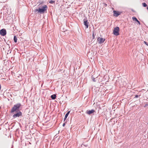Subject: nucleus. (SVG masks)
I'll use <instances>...</instances> for the list:
<instances>
[{
	"label": "nucleus",
	"instance_id": "nucleus-1",
	"mask_svg": "<svg viewBox=\"0 0 148 148\" xmlns=\"http://www.w3.org/2000/svg\"><path fill=\"white\" fill-rule=\"evenodd\" d=\"M21 106V104L20 103L14 105L11 110V113L14 114L16 111H20L22 109Z\"/></svg>",
	"mask_w": 148,
	"mask_h": 148
},
{
	"label": "nucleus",
	"instance_id": "nucleus-2",
	"mask_svg": "<svg viewBox=\"0 0 148 148\" xmlns=\"http://www.w3.org/2000/svg\"><path fill=\"white\" fill-rule=\"evenodd\" d=\"M47 8L48 7L47 5H41V6L39 7L38 9H35L34 11V12L36 13L38 12V13H40L41 14L45 12H47Z\"/></svg>",
	"mask_w": 148,
	"mask_h": 148
},
{
	"label": "nucleus",
	"instance_id": "nucleus-3",
	"mask_svg": "<svg viewBox=\"0 0 148 148\" xmlns=\"http://www.w3.org/2000/svg\"><path fill=\"white\" fill-rule=\"evenodd\" d=\"M14 114L13 115V118L14 119L17 117H19L22 116V112L20 111H16L14 113Z\"/></svg>",
	"mask_w": 148,
	"mask_h": 148
},
{
	"label": "nucleus",
	"instance_id": "nucleus-4",
	"mask_svg": "<svg viewBox=\"0 0 148 148\" xmlns=\"http://www.w3.org/2000/svg\"><path fill=\"white\" fill-rule=\"evenodd\" d=\"M119 28L118 27H114L113 30V34L116 36H117L119 35Z\"/></svg>",
	"mask_w": 148,
	"mask_h": 148
},
{
	"label": "nucleus",
	"instance_id": "nucleus-5",
	"mask_svg": "<svg viewBox=\"0 0 148 148\" xmlns=\"http://www.w3.org/2000/svg\"><path fill=\"white\" fill-rule=\"evenodd\" d=\"M105 40V39L99 37L97 39V41L98 43L99 44H101L104 42Z\"/></svg>",
	"mask_w": 148,
	"mask_h": 148
},
{
	"label": "nucleus",
	"instance_id": "nucleus-6",
	"mask_svg": "<svg viewBox=\"0 0 148 148\" xmlns=\"http://www.w3.org/2000/svg\"><path fill=\"white\" fill-rule=\"evenodd\" d=\"M6 34V31L5 29H2L0 30V34L3 36H4Z\"/></svg>",
	"mask_w": 148,
	"mask_h": 148
},
{
	"label": "nucleus",
	"instance_id": "nucleus-7",
	"mask_svg": "<svg viewBox=\"0 0 148 148\" xmlns=\"http://www.w3.org/2000/svg\"><path fill=\"white\" fill-rule=\"evenodd\" d=\"M84 24L86 28H88V27L89 22L88 21V20L86 18H84Z\"/></svg>",
	"mask_w": 148,
	"mask_h": 148
},
{
	"label": "nucleus",
	"instance_id": "nucleus-8",
	"mask_svg": "<svg viewBox=\"0 0 148 148\" xmlns=\"http://www.w3.org/2000/svg\"><path fill=\"white\" fill-rule=\"evenodd\" d=\"M95 111L94 110L92 109L91 110H87L86 111V113L88 114H90L93 113Z\"/></svg>",
	"mask_w": 148,
	"mask_h": 148
},
{
	"label": "nucleus",
	"instance_id": "nucleus-9",
	"mask_svg": "<svg viewBox=\"0 0 148 148\" xmlns=\"http://www.w3.org/2000/svg\"><path fill=\"white\" fill-rule=\"evenodd\" d=\"M113 13L114 15L116 17L118 16L121 14V13L115 10L113 11Z\"/></svg>",
	"mask_w": 148,
	"mask_h": 148
},
{
	"label": "nucleus",
	"instance_id": "nucleus-10",
	"mask_svg": "<svg viewBox=\"0 0 148 148\" xmlns=\"http://www.w3.org/2000/svg\"><path fill=\"white\" fill-rule=\"evenodd\" d=\"M56 97V94H53V95H52L51 96V97L52 99H55Z\"/></svg>",
	"mask_w": 148,
	"mask_h": 148
},
{
	"label": "nucleus",
	"instance_id": "nucleus-11",
	"mask_svg": "<svg viewBox=\"0 0 148 148\" xmlns=\"http://www.w3.org/2000/svg\"><path fill=\"white\" fill-rule=\"evenodd\" d=\"M14 40L15 42H17V37L16 36H14Z\"/></svg>",
	"mask_w": 148,
	"mask_h": 148
},
{
	"label": "nucleus",
	"instance_id": "nucleus-12",
	"mask_svg": "<svg viewBox=\"0 0 148 148\" xmlns=\"http://www.w3.org/2000/svg\"><path fill=\"white\" fill-rule=\"evenodd\" d=\"M132 19L134 21H138V20L135 17H132Z\"/></svg>",
	"mask_w": 148,
	"mask_h": 148
},
{
	"label": "nucleus",
	"instance_id": "nucleus-13",
	"mask_svg": "<svg viewBox=\"0 0 148 148\" xmlns=\"http://www.w3.org/2000/svg\"><path fill=\"white\" fill-rule=\"evenodd\" d=\"M91 78L92 79V80L93 82H95L96 81L95 80V78L94 77V75H92Z\"/></svg>",
	"mask_w": 148,
	"mask_h": 148
},
{
	"label": "nucleus",
	"instance_id": "nucleus-14",
	"mask_svg": "<svg viewBox=\"0 0 148 148\" xmlns=\"http://www.w3.org/2000/svg\"><path fill=\"white\" fill-rule=\"evenodd\" d=\"M80 148H89V147H88V148H86L85 147V146L84 145V144H82L81 145V147Z\"/></svg>",
	"mask_w": 148,
	"mask_h": 148
},
{
	"label": "nucleus",
	"instance_id": "nucleus-15",
	"mask_svg": "<svg viewBox=\"0 0 148 148\" xmlns=\"http://www.w3.org/2000/svg\"><path fill=\"white\" fill-rule=\"evenodd\" d=\"M70 113V111H68L67 112V113H66V114L65 116L66 117H67V116H68V115Z\"/></svg>",
	"mask_w": 148,
	"mask_h": 148
},
{
	"label": "nucleus",
	"instance_id": "nucleus-16",
	"mask_svg": "<svg viewBox=\"0 0 148 148\" xmlns=\"http://www.w3.org/2000/svg\"><path fill=\"white\" fill-rule=\"evenodd\" d=\"M55 2V1H53V0H51V1H50L49 2V3H51V4H53Z\"/></svg>",
	"mask_w": 148,
	"mask_h": 148
},
{
	"label": "nucleus",
	"instance_id": "nucleus-17",
	"mask_svg": "<svg viewBox=\"0 0 148 148\" xmlns=\"http://www.w3.org/2000/svg\"><path fill=\"white\" fill-rule=\"evenodd\" d=\"M95 34L93 31L92 34V38L93 39H94L95 37Z\"/></svg>",
	"mask_w": 148,
	"mask_h": 148
},
{
	"label": "nucleus",
	"instance_id": "nucleus-18",
	"mask_svg": "<svg viewBox=\"0 0 148 148\" xmlns=\"http://www.w3.org/2000/svg\"><path fill=\"white\" fill-rule=\"evenodd\" d=\"M143 6L144 7H146L147 6V5L145 3H142Z\"/></svg>",
	"mask_w": 148,
	"mask_h": 148
},
{
	"label": "nucleus",
	"instance_id": "nucleus-19",
	"mask_svg": "<svg viewBox=\"0 0 148 148\" xmlns=\"http://www.w3.org/2000/svg\"><path fill=\"white\" fill-rule=\"evenodd\" d=\"M144 42L146 45L147 46H148V43L147 42L144 41Z\"/></svg>",
	"mask_w": 148,
	"mask_h": 148
},
{
	"label": "nucleus",
	"instance_id": "nucleus-20",
	"mask_svg": "<svg viewBox=\"0 0 148 148\" xmlns=\"http://www.w3.org/2000/svg\"><path fill=\"white\" fill-rule=\"evenodd\" d=\"M84 146H85V147L86 148H88V147H89L88 146V145L87 144L85 145L84 144Z\"/></svg>",
	"mask_w": 148,
	"mask_h": 148
},
{
	"label": "nucleus",
	"instance_id": "nucleus-21",
	"mask_svg": "<svg viewBox=\"0 0 148 148\" xmlns=\"http://www.w3.org/2000/svg\"><path fill=\"white\" fill-rule=\"evenodd\" d=\"M140 95H139L138 96V95H136L134 97V98H136L138 97H139Z\"/></svg>",
	"mask_w": 148,
	"mask_h": 148
},
{
	"label": "nucleus",
	"instance_id": "nucleus-22",
	"mask_svg": "<svg viewBox=\"0 0 148 148\" xmlns=\"http://www.w3.org/2000/svg\"><path fill=\"white\" fill-rule=\"evenodd\" d=\"M148 106V103H147L145 105L144 107H147V106Z\"/></svg>",
	"mask_w": 148,
	"mask_h": 148
},
{
	"label": "nucleus",
	"instance_id": "nucleus-23",
	"mask_svg": "<svg viewBox=\"0 0 148 148\" xmlns=\"http://www.w3.org/2000/svg\"><path fill=\"white\" fill-rule=\"evenodd\" d=\"M136 22L138 23L139 24V25H140V22L139 21H138H138H137Z\"/></svg>",
	"mask_w": 148,
	"mask_h": 148
},
{
	"label": "nucleus",
	"instance_id": "nucleus-24",
	"mask_svg": "<svg viewBox=\"0 0 148 148\" xmlns=\"http://www.w3.org/2000/svg\"><path fill=\"white\" fill-rule=\"evenodd\" d=\"M67 117H66L65 116L64 118V121L67 118Z\"/></svg>",
	"mask_w": 148,
	"mask_h": 148
},
{
	"label": "nucleus",
	"instance_id": "nucleus-25",
	"mask_svg": "<svg viewBox=\"0 0 148 148\" xmlns=\"http://www.w3.org/2000/svg\"><path fill=\"white\" fill-rule=\"evenodd\" d=\"M65 123H63V125H62V126H63V127H64V126H65Z\"/></svg>",
	"mask_w": 148,
	"mask_h": 148
},
{
	"label": "nucleus",
	"instance_id": "nucleus-26",
	"mask_svg": "<svg viewBox=\"0 0 148 148\" xmlns=\"http://www.w3.org/2000/svg\"><path fill=\"white\" fill-rule=\"evenodd\" d=\"M0 148H3L2 147H0Z\"/></svg>",
	"mask_w": 148,
	"mask_h": 148
},
{
	"label": "nucleus",
	"instance_id": "nucleus-27",
	"mask_svg": "<svg viewBox=\"0 0 148 148\" xmlns=\"http://www.w3.org/2000/svg\"><path fill=\"white\" fill-rule=\"evenodd\" d=\"M147 10H148V7H147Z\"/></svg>",
	"mask_w": 148,
	"mask_h": 148
}]
</instances>
